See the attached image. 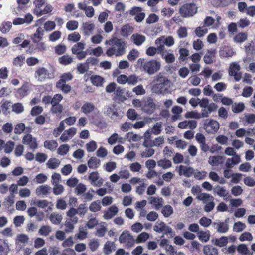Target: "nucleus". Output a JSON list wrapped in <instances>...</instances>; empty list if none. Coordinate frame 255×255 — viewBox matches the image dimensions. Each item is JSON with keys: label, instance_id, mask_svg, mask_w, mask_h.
I'll return each mask as SVG.
<instances>
[{"label": "nucleus", "instance_id": "nucleus-1", "mask_svg": "<svg viewBox=\"0 0 255 255\" xmlns=\"http://www.w3.org/2000/svg\"><path fill=\"white\" fill-rule=\"evenodd\" d=\"M106 44H109L112 46L106 51V54L109 57L114 55L116 56L123 55L125 53L126 44L124 40L117 37H114L105 42Z\"/></svg>", "mask_w": 255, "mask_h": 255}, {"label": "nucleus", "instance_id": "nucleus-2", "mask_svg": "<svg viewBox=\"0 0 255 255\" xmlns=\"http://www.w3.org/2000/svg\"><path fill=\"white\" fill-rule=\"evenodd\" d=\"M137 65L149 75L154 74L160 68V63L155 60L147 61L144 59L139 58L137 60Z\"/></svg>", "mask_w": 255, "mask_h": 255}, {"label": "nucleus", "instance_id": "nucleus-3", "mask_svg": "<svg viewBox=\"0 0 255 255\" xmlns=\"http://www.w3.org/2000/svg\"><path fill=\"white\" fill-rule=\"evenodd\" d=\"M198 7L194 2H185L181 5L179 13L183 18L194 16L197 12Z\"/></svg>", "mask_w": 255, "mask_h": 255}, {"label": "nucleus", "instance_id": "nucleus-4", "mask_svg": "<svg viewBox=\"0 0 255 255\" xmlns=\"http://www.w3.org/2000/svg\"><path fill=\"white\" fill-rule=\"evenodd\" d=\"M168 81L165 77L158 76L154 80V84L152 88L153 92L157 94L165 93L167 91V88L166 86Z\"/></svg>", "mask_w": 255, "mask_h": 255}, {"label": "nucleus", "instance_id": "nucleus-5", "mask_svg": "<svg viewBox=\"0 0 255 255\" xmlns=\"http://www.w3.org/2000/svg\"><path fill=\"white\" fill-rule=\"evenodd\" d=\"M200 107L202 108L201 112H206L207 113V117H209V114L213 112H215L218 106L214 103H209L208 99L203 98L199 102Z\"/></svg>", "mask_w": 255, "mask_h": 255}, {"label": "nucleus", "instance_id": "nucleus-6", "mask_svg": "<svg viewBox=\"0 0 255 255\" xmlns=\"http://www.w3.org/2000/svg\"><path fill=\"white\" fill-rule=\"evenodd\" d=\"M119 240L121 243L125 244L127 248H131L135 243V240L133 236L127 230L122 232L119 237Z\"/></svg>", "mask_w": 255, "mask_h": 255}, {"label": "nucleus", "instance_id": "nucleus-7", "mask_svg": "<svg viewBox=\"0 0 255 255\" xmlns=\"http://www.w3.org/2000/svg\"><path fill=\"white\" fill-rule=\"evenodd\" d=\"M204 128L208 133H214L216 132L219 128V123L214 120H206L204 124Z\"/></svg>", "mask_w": 255, "mask_h": 255}, {"label": "nucleus", "instance_id": "nucleus-8", "mask_svg": "<svg viewBox=\"0 0 255 255\" xmlns=\"http://www.w3.org/2000/svg\"><path fill=\"white\" fill-rule=\"evenodd\" d=\"M155 231L158 233H164V234L172 235L174 234L172 229L167 226L163 222H157L153 227Z\"/></svg>", "mask_w": 255, "mask_h": 255}, {"label": "nucleus", "instance_id": "nucleus-9", "mask_svg": "<svg viewBox=\"0 0 255 255\" xmlns=\"http://www.w3.org/2000/svg\"><path fill=\"white\" fill-rule=\"evenodd\" d=\"M240 70V66L239 64L233 63L230 64L229 69V74L233 76L236 81H239L241 78V73L239 72Z\"/></svg>", "mask_w": 255, "mask_h": 255}, {"label": "nucleus", "instance_id": "nucleus-10", "mask_svg": "<svg viewBox=\"0 0 255 255\" xmlns=\"http://www.w3.org/2000/svg\"><path fill=\"white\" fill-rule=\"evenodd\" d=\"M22 143L28 145L29 148L33 150L37 149L38 147L36 139L33 137L30 134H27L23 136Z\"/></svg>", "mask_w": 255, "mask_h": 255}, {"label": "nucleus", "instance_id": "nucleus-11", "mask_svg": "<svg viewBox=\"0 0 255 255\" xmlns=\"http://www.w3.org/2000/svg\"><path fill=\"white\" fill-rule=\"evenodd\" d=\"M142 8L139 7H133L129 11L130 15L135 16V20L137 22H141L145 18V14L142 12Z\"/></svg>", "mask_w": 255, "mask_h": 255}, {"label": "nucleus", "instance_id": "nucleus-12", "mask_svg": "<svg viewBox=\"0 0 255 255\" xmlns=\"http://www.w3.org/2000/svg\"><path fill=\"white\" fill-rule=\"evenodd\" d=\"M142 106L143 111L148 114L153 113L156 109V104L151 98H148L147 100L145 101Z\"/></svg>", "mask_w": 255, "mask_h": 255}, {"label": "nucleus", "instance_id": "nucleus-13", "mask_svg": "<svg viewBox=\"0 0 255 255\" xmlns=\"http://www.w3.org/2000/svg\"><path fill=\"white\" fill-rule=\"evenodd\" d=\"M30 85L28 82H24L21 87L18 88L15 93L16 96L18 98H22L29 94Z\"/></svg>", "mask_w": 255, "mask_h": 255}, {"label": "nucleus", "instance_id": "nucleus-14", "mask_svg": "<svg viewBox=\"0 0 255 255\" xmlns=\"http://www.w3.org/2000/svg\"><path fill=\"white\" fill-rule=\"evenodd\" d=\"M48 75V71L44 67H38L35 71L34 77L39 81H44Z\"/></svg>", "mask_w": 255, "mask_h": 255}, {"label": "nucleus", "instance_id": "nucleus-15", "mask_svg": "<svg viewBox=\"0 0 255 255\" xmlns=\"http://www.w3.org/2000/svg\"><path fill=\"white\" fill-rule=\"evenodd\" d=\"M225 157L219 155L210 156L208 158V163L212 166H218L219 165L222 164Z\"/></svg>", "mask_w": 255, "mask_h": 255}, {"label": "nucleus", "instance_id": "nucleus-16", "mask_svg": "<svg viewBox=\"0 0 255 255\" xmlns=\"http://www.w3.org/2000/svg\"><path fill=\"white\" fill-rule=\"evenodd\" d=\"M229 219H226L225 222H220L219 223L214 222V226H216L217 231L220 233H225L229 230V225L227 224Z\"/></svg>", "mask_w": 255, "mask_h": 255}, {"label": "nucleus", "instance_id": "nucleus-17", "mask_svg": "<svg viewBox=\"0 0 255 255\" xmlns=\"http://www.w3.org/2000/svg\"><path fill=\"white\" fill-rule=\"evenodd\" d=\"M99 179V174L97 172H92L89 175V179L91 181V184L95 186H101L103 184L102 179Z\"/></svg>", "mask_w": 255, "mask_h": 255}, {"label": "nucleus", "instance_id": "nucleus-18", "mask_svg": "<svg viewBox=\"0 0 255 255\" xmlns=\"http://www.w3.org/2000/svg\"><path fill=\"white\" fill-rule=\"evenodd\" d=\"M194 169L191 167L181 165L179 167V174L180 175H183L187 177L192 176L194 174Z\"/></svg>", "mask_w": 255, "mask_h": 255}, {"label": "nucleus", "instance_id": "nucleus-19", "mask_svg": "<svg viewBox=\"0 0 255 255\" xmlns=\"http://www.w3.org/2000/svg\"><path fill=\"white\" fill-rule=\"evenodd\" d=\"M118 212V207L115 205H113L104 212L103 217L105 219H110L116 215Z\"/></svg>", "mask_w": 255, "mask_h": 255}, {"label": "nucleus", "instance_id": "nucleus-20", "mask_svg": "<svg viewBox=\"0 0 255 255\" xmlns=\"http://www.w3.org/2000/svg\"><path fill=\"white\" fill-rule=\"evenodd\" d=\"M148 199L149 203L153 205L157 210L163 206V200L161 197H150Z\"/></svg>", "mask_w": 255, "mask_h": 255}, {"label": "nucleus", "instance_id": "nucleus-21", "mask_svg": "<svg viewBox=\"0 0 255 255\" xmlns=\"http://www.w3.org/2000/svg\"><path fill=\"white\" fill-rule=\"evenodd\" d=\"M131 40L136 45L140 46L145 42L146 37L138 33H135L131 36Z\"/></svg>", "mask_w": 255, "mask_h": 255}, {"label": "nucleus", "instance_id": "nucleus-22", "mask_svg": "<svg viewBox=\"0 0 255 255\" xmlns=\"http://www.w3.org/2000/svg\"><path fill=\"white\" fill-rule=\"evenodd\" d=\"M10 250L8 243L4 240L0 239V255H8Z\"/></svg>", "mask_w": 255, "mask_h": 255}, {"label": "nucleus", "instance_id": "nucleus-23", "mask_svg": "<svg viewBox=\"0 0 255 255\" xmlns=\"http://www.w3.org/2000/svg\"><path fill=\"white\" fill-rule=\"evenodd\" d=\"M215 53L216 51L215 49L208 50L203 58L204 62L207 64L212 63L215 58Z\"/></svg>", "mask_w": 255, "mask_h": 255}, {"label": "nucleus", "instance_id": "nucleus-24", "mask_svg": "<svg viewBox=\"0 0 255 255\" xmlns=\"http://www.w3.org/2000/svg\"><path fill=\"white\" fill-rule=\"evenodd\" d=\"M95 109V106L93 103L87 102L81 107V112L85 115H88L94 111Z\"/></svg>", "mask_w": 255, "mask_h": 255}, {"label": "nucleus", "instance_id": "nucleus-25", "mask_svg": "<svg viewBox=\"0 0 255 255\" xmlns=\"http://www.w3.org/2000/svg\"><path fill=\"white\" fill-rule=\"evenodd\" d=\"M185 117L186 118H195V119H200L201 118H207V113L206 112H201L200 113L194 112V111H190L187 112L185 115Z\"/></svg>", "mask_w": 255, "mask_h": 255}, {"label": "nucleus", "instance_id": "nucleus-26", "mask_svg": "<svg viewBox=\"0 0 255 255\" xmlns=\"http://www.w3.org/2000/svg\"><path fill=\"white\" fill-rule=\"evenodd\" d=\"M43 35V29L41 27H38L35 33L31 36V39L34 43H37L42 40Z\"/></svg>", "mask_w": 255, "mask_h": 255}, {"label": "nucleus", "instance_id": "nucleus-27", "mask_svg": "<svg viewBox=\"0 0 255 255\" xmlns=\"http://www.w3.org/2000/svg\"><path fill=\"white\" fill-rule=\"evenodd\" d=\"M240 162V156L239 155H235L232 158L227 159L225 166L227 168H231L235 165L238 164Z\"/></svg>", "mask_w": 255, "mask_h": 255}, {"label": "nucleus", "instance_id": "nucleus-28", "mask_svg": "<svg viewBox=\"0 0 255 255\" xmlns=\"http://www.w3.org/2000/svg\"><path fill=\"white\" fill-rule=\"evenodd\" d=\"M52 7L51 5H47L43 10H41L40 8H35L34 13L37 17H39L42 15L51 12L52 11Z\"/></svg>", "mask_w": 255, "mask_h": 255}, {"label": "nucleus", "instance_id": "nucleus-29", "mask_svg": "<svg viewBox=\"0 0 255 255\" xmlns=\"http://www.w3.org/2000/svg\"><path fill=\"white\" fill-rule=\"evenodd\" d=\"M106 114L111 118L117 120L119 119L120 115L117 111V109L114 106L112 107H109L106 111Z\"/></svg>", "mask_w": 255, "mask_h": 255}, {"label": "nucleus", "instance_id": "nucleus-30", "mask_svg": "<svg viewBox=\"0 0 255 255\" xmlns=\"http://www.w3.org/2000/svg\"><path fill=\"white\" fill-rule=\"evenodd\" d=\"M95 29V25L90 22H85L83 23L82 29L85 35H89L92 34Z\"/></svg>", "mask_w": 255, "mask_h": 255}, {"label": "nucleus", "instance_id": "nucleus-31", "mask_svg": "<svg viewBox=\"0 0 255 255\" xmlns=\"http://www.w3.org/2000/svg\"><path fill=\"white\" fill-rule=\"evenodd\" d=\"M114 94L115 96L113 99L115 100L123 102L126 99V97L124 95V90L120 87L117 88Z\"/></svg>", "mask_w": 255, "mask_h": 255}, {"label": "nucleus", "instance_id": "nucleus-32", "mask_svg": "<svg viewBox=\"0 0 255 255\" xmlns=\"http://www.w3.org/2000/svg\"><path fill=\"white\" fill-rule=\"evenodd\" d=\"M237 251L242 255H252L253 253L250 252L246 245L241 244L237 248Z\"/></svg>", "mask_w": 255, "mask_h": 255}, {"label": "nucleus", "instance_id": "nucleus-33", "mask_svg": "<svg viewBox=\"0 0 255 255\" xmlns=\"http://www.w3.org/2000/svg\"><path fill=\"white\" fill-rule=\"evenodd\" d=\"M62 219L63 218L61 214L55 212L51 213L49 217V219L51 222L55 225L59 224L61 223Z\"/></svg>", "mask_w": 255, "mask_h": 255}, {"label": "nucleus", "instance_id": "nucleus-34", "mask_svg": "<svg viewBox=\"0 0 255 255\" xmlns=\"http://www.w3.org/2000/svg\"><path fill=\"white\" fill-rule=\"evenodd\" d=\"M90 80L93 85L96 86H102L104 82V79L102 77L98 75L92 76L90 77Z\"/></svg>", "mask_w": 255, "mask_h": 255}, {"label": "nucleus", "instance_id": "nucleus-35", "mask_svg": "<svg viewBox=\"0 0 255 255\" xmlns=\"http://www.w3.org/2000/svg\"><path fill=\"white\" fill-rule=\"evenodd\" d=\"M73 78L70 72L65 73L61 75L60 79L56 84L60 85L62 83H66V82L71 80Z\"/></svg>", "mask_w": 255, "mask_h": 255}, {"label": "nucleus", "instance_id": "nucleus-36", "mask_svg": "<svg viewBox=\"0 0 255 255\" xmlns=\"http://www.w3.org/2000/svg\"><path fill=\"white\" fill-rule=\"evenodd\" d=\"M204 253L206 255H218V250L212 246L206 245L203 248Z\"/></svg>", "mask_w": 255, "mask_h": 255}, {"label": "nucleus", "instance_id": "nucleus-37", "mask_svg": "<svg viewBox=\"0 0 255 255\" xmlns=\"http://www.w3.org/2000/svg\"><path fill=\"white\" fill-rule=\"evenodd\" d=\"M100 164V161L95 157H91L88 161V167L91 169H96Z\"/></svg>", "mask_w": 255, "mask_h": 255}, {"label": "nucleus", "instance_id": "nucleus-38", "mask_svg": "<svg viewBox=\"0 0 255 255\" xmlns=\"http://www.w3.org/2000/svg\"><path fill=\"white\" fill-rule=\"evenodd\" d=\"M157 165L164 169H166L172 166V163L169 160L164 158L157 161Z\"/></svg>", "mask_w": 255, "mask_h": 255}, {"label": "nucleus", "instance_id": "nucleus-39", "mask_svg": "<svg viewBox=\"0 0 255 255\" xmlns=\"http://www.w3.org/2000/svg\"><path fill=\"white\" fill-rule=\"evenodd\" d=\"M73 61V58L68 55H64L58 59L59 63L63 65H68L72 63Z\"/></svg>", "mask_w": 255, "mask_h": 255}, {"label": "nucleus", "instance_id": "nucleus-40", "mask_svg": "<svg viewBox=\"0 0 255 255\" xmlns=\"http://www.w3.org/2000/svg\"><path fill=\"white\" fill-rule=\"evenodd\" d=\"M50 187L47 185H43L39 186L36 190V193L37 195H47L49 191Z\"/></svg>", "mask_w": 255, "mask_h": 255}, {"label": "nucleus", "instance_id": "nucleus-41", "mask_svg": "<svg viewBox=\"0 0 255 255\" xmlns=\"http://www.w3.org/2000/svg\"><path fill=\"white\" fill-rule=\"evenodd\" d=\"M44 146L51 151H54L58 146V143L55 140H46L44 142Z\"/></svg>", "mask_w": 255, "mask_h": 255}, {"label": "nucleus", "instance_id": "nucleus-42", "mask_svg": "<svg viewBox=\"0 0 255 255\" xmlns=\"http://www.w3.org/2000/svg\"><path fill=\"white\" fill-rule=\"evenodd\" d=\"M25 57L23 55H20L15 58L13 60V64L16 67H21L24 63Z\"/></svg>", "mask_w": 255, "mask_h": 255}, {"label": "nucleus", "instance_id": "nucleus-43", "mask_svg": "<svg viewBox=\"0 0 255 255\" xmlns=\"http://www.w3.org/2000/svg\"><path fill=\"white\" fill-rule=\"evenodd\" d=\"M60 161L55 158H50L47 162V165L50 169H54L57 168L60 165Z\"/></svg>", "mask_w": 255, "mask_h": 255}, {"label": "nucleus", "instance_id": "nucleus-44", "mask_svg": "<svg viewBox=\"0 0 255 255\" xmlns=\"http://www.w3.org/2000/svg\"><path fill=\"white\" fill-rule=\"evenodd\" d=\"M85 48V44L82 42H78L74 45L72 47L71 51L73 54L78 53Z\"/></svg>", "mask_w": 255, "mask_h": 255}, {"label": "nucleus", "instance_id": "nucleus-45", "mask_svg": "<svg viewBox=\"0 0 255 255\" xmlns=\"http://www.w3.org/2000/svg\"><path fill=\"white\" fill-rule=\"evenodd\" d=\"M228 242V237L226 236H222L220 238L215 239V245L220 247H223L226 246Z\"/></svg>", "mask_w": 255, "mask_h": 255}, {"label": "nucleus", "instance_id": "nucleus-46", "mask_svg": "<svg viewBox=\"0 0 255 255\" xmlns=\"http://www.w3.org/2000/svg\"><path fill=\"white\" fill-rule=\"evenodd\" d=\"M247 39V34L246 33L240 32L235 36L234 41L236 43H242Z\"/></svg>", "mask_w": 255, "mask_h": 255}, {"label": "nucleus", "instance_id": "nucleus-47", "mask_svg": "<svg viewBox=\"0 0 255 255\" xmlns=\"http://www.w3.org/2000/svg\"><path fill=\"white\" fill-rule=\"evenodd\" d=\"M233 50L229 47H223L222 50L219 51V54L222 57H229L233 55Z\"/></svg>", "mask_w": 255, "mask_h": 255}, {"label": "nucleus", "instance_id": "nucleus-48", "mask_svg": "<svg viewBox=\"0 0 255 255\" xmlns=\"http://www.w3.org/2000/svg\"><path fill=\"white\" fill-rule=\"evenodd\" d=\"M101 208V203L99 200H96L92 202L89 206V210L93 212H96L100 210Z\"/></svg>", "mask_w": 255, "mask_h": 255}, {"label": "nucleus", "instance_id": "nucleus-49", "mask_svg": "<svg viewBox=\"0 0 255 255\" xmlns=\"http://www.w3.org/2000/svg\"><path fill=\"white\" fill-rule=\"evenodd\" d=\"M195 33L198 37H203L208 32V29L205 26H199L195 30Z\"/></svg>", "mask_w": 255, "mask_h": 255}, {"label": "nucleus", "instance_id": "nucleus-50", "mask_svg": "<svg viewBox=\"0 0 255 255\" xmlns=\"http://www.w3.org/2000/svg\"><path fill=\"white\" fill-rule=\"evenodd\" d=\"M52 231L51 227L48 225L42 226L39 230V234L40 235L47 236Z\"/></svg>", "mask_w": 255, "mask_h": 255}, {"label": "nucleus", "instance_id": "nucleus-51", "mask_svg": "<svg viewBox=\"0 0 255 255\" xmlns=\"http://www.w3.org/2000/svg\"><path fill=\"white\" fill-rule=\"evenodd\" d=\"M114 246L115 244L113 242L107 241L104 247L105 254L108 255L111 254Z\"/></svg>", "mask_w": 255, "mask_h": 255}, {"label": "nucleus", "instance_id": "nucleus-52", "mask_svg": "<svg viewBox=\"0 0 255 255\" xmlns=\"http://www.w3.org/2000/svg\"><path fill=\"white\" fill-rule=\"evenodd\" d=\"M161 212L165 217H168L173 212V208L170 205H166L163 207Z\"/></svg>", "mask_w": 255, "mask_h": 255}, {"label": "nucleus", "instance_id": "nucleus-53", "mask_svg": "<svg viewBox=\"0 0 255 255\" xmlns=\"http://www.w3.org/2000/svg\"><path fill=\"white\" fill-rule=\"evenodd\" d=\"M76 223H74L73 222L72 219H67L65 223V232L66 233L71 232L74 228V225Z\"/></svg>", "mask_w": 255, "mask_h": 255}, {"label": "nucleus", "instance_id": "nucleus-54", "mask_svg": "<svg viewBox=\"0 0 255 255\" xmlns=\"http://www.w3.org/2000/svg\"><path fill=\"white\" fill-rule=\"evenodd\" d=\"M77 214L76 209L72 207L67 212V215L72 219L74 223H77L78 222V218L75 217V215Z\"/></svg>", "mask_w": 255, "mask_h": 255}, {"label": "nucleus", "instance_id": "nucleus-55", "mask_svg": "<svg viewBox=\"0 0 255 255\" xmlns=\"http://www.w3.org/2000/svg\"><path fill=\"white\" fill-rule=\"evenodd\" d=\"M197 198L204 203L207 202L208 200H214V198L212 195L206 193H201L198 196Z\"/></svg>", "mask_w": 255, "mask_h": 255}, {"label": "nucleus", "instance_id": "nucleus-56", "mask_svg": "<svg viewBox=\"0 0 255 255\" xmlns=\"http://www.w3.org/2000/svg\"><path fill=\"white\" fill-rule=\"evenodd\" d=\"M1 109L4 114H7L9 113V110L11 106V102L7 100H3L1 102Z\"/></svg>", "mask_w": 255, "mask_h": 255}, {"label": "nucleus", "instance_id": "nucleus-57", "mask_svg": "<svg viewBox=\"0 0 255 255\" xmlns=\"http://www.w3.org/2000/svg\"><path fill=\"white\" fill-rule=\"evenodd\" d=\"M12 27V23L10 21L3 22L0 26V31L2 33H6Z\"/></svg>", "mask_w": 255, "mask_h": 255}, {"label": "nucleus", "instance_id": "nucleus-58", "mask_svg": "<svg viewBox=\"0 0 255 255\" xmlns=\"http://www.w3.org/2000/svg\"><path fill=\"white\" fill-rule=\"evenodd\" d=\"M69 149L70 146L69 145L67 144H62L58 148L57 153L61 155H64L69 152Z\"/></svg>", "mask_w": 255, "mask_h": 255}, {"label": "nucleus", "instance_id": "nucleus-59", "mask_svg": "<svg viewBox=\"0 0 255 255\" xmlns=\"http://www.w3.org/2000/svg\"><path fill=\"white\" fill-rule=\"evenodd\" d=\"M88 232L84 227H80L79 232L77 234V238L79 240H84L87 237Z\"/></svg>", "mask_w": 255, "mask_h": 255}, {"label": "nucleus", "instance_id": "nucleus-60", "mask_svg": "<svg viewBox=\"0 0 255 255\" xmlns=\"http://www.w3.org/2000/svg\"><path fill=\"white\" fill-rule=\"evenodd\" d=\"M149 237V234L146 232H142L137 237L136 242L140 243L145 242Z\"/></svg>", "mask_w": 255, "mask_h": 255}, {"label": "nucleus", "instance_id": "nucleus-61", "mask_svg": "<svg viewBox=\"0 0 255 255\" xmlns=\"http://www.w3.org/2000/svg\"><path fill=\"white\" fill-rule=\"evenodd\" d=\"M246 227V225L244 223L238 221L235 223L233 226V230L236 232H240L245 229Z\"/></svg>", "mask_w": 255, "mask_h": 255}, {"label": "nucleus", "instance_id": "nucleus-62", "mask_svg": "<svg viewBox=\"0 0 255 255\" xmlns=\"http://www.w3.org/2000/svg\"><path fill=\"white\" fill-rule=\"evenodd\" d=\"M89 69V66L86 62L83 63H79L77 65V69L81 74H84L87 72Z\"/></svg>", "mask_w": 255, "mask_h": 255}, {"label": "nucleus", "instance_id": "nucleus-63", "mask_svg": "<svg viewBox=\"0 0 255 255\" xmlns=\"http://www.w3.org/2000/svg\"><path fill=\"white\" fill-rule=\"evenodd\" d=\"M66 47L63 44H59L55 47V52L57 55H62L66 52Z\"/></svg>", "mask_w": 255, "mask_h": 255}, {"label": "nucleus", "instance_id": "nucleus-64", "mask_svg": "<svg viewBox=\"0 0 255 255\" xmlns=\"http://www.w3.org/2000/svg\"><path fill=\"white\" fill-rule=\"evenodd\" d=\"M14 195H9L5 199V201L3 202V205L6 207L9 208L10 206L13 205L14 203Z\"/></svg>", "mask_w": 255, "mask_h": 255}]
</instances>
